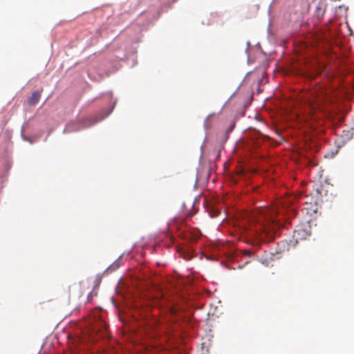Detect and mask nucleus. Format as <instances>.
Segmentation results:
<instances>
[{"label":"nucleus","mask_w":354,"mask_h":354,"mask_svg":"<svg viewBox=\"0 0 354 354\" xmlns=\"http://www.w3.org/2000/svg\"><path fill=\"white\" fill-rule=\"evenodd\" d=\"M278 214L276 208L262 207L256 209L249 218L250 230L260 242H270L274 239L279 224L274 216Z\"/></svg>","instance_id":"obj_1"},{"label":"nucleus","mask_w":354,"mask_h":354,"mask_svg":"<svg viewBox=\"0 0 354 354\" xmlns=\"http://www.w3.org/2000/svg\"><path fill=\"white\" fill-rule=\"evenodd\" d=\"M310 235V231L306 227H298L293 232V239H295L296 242H298L299 240L306 239Z\"/></svg>","instance_id":"obj_2"},{"label":"nucleus","mask_w":354,"mask_h":354,"mask_svg":"<svg viewBox=\"0 0 354 354\" xmlns=\"http://www.w3.org/2000/svg\"><path fill=\"white\" fill-rule=\"evenodd\" d=\"M41 97V91H36L28 98L27 103L30 106H35Z\"/></svg>","instance_id":"obj_3"},{"label":"nucleus","mask_w":354,"mask_h":354,"mask_svg":"<svg viewBox=\"0 0 354 354\" xmlns=\"http://www.w3.org/2000/svg\"><path fill=\"white\" fill-rule=\"evenodd\" d=\"M308 109H309L308 110L309 113L310 114V117L311 116H312V118L314 117V113H315V110L317 109V107L315 106V105L312 104H309Z\"/></svg>","instance_id":"obj_4"},{"label":"nucleus","mask_w":354,"mask_h":354,"mask_svg":"<svg viewBox=\"0 0 354 354\" xmlns=\"http://www.w3.org/2000/svg\"><path fill=\"white\" fill-rule=\"evenodd\" d=\"M170 313L173 315H175L177 313L176 310L174 307L170 308Z\"/></svg>","instance_id":"obj_5"},{"label":"nucleus","mask_w":354,"mask_h":354,"mask_svg":"<svg viewBox=\"0 0 354 354\" xmlns=\"http://www.w3.org/2000/svg\"><path fill=\"white\" fill-rule=\"evenodd\" d=\"M243 253L244 255H247V256L251 255V252L250 250H244Z\"/></svg>","instance_id":"obj_6"},{"label":"nucleus","mask_w":354,"mask_h":354,"mask_svg":"<svg viewBox=\"0 0 354 354\" xmlns=\"http://www.w3.org/2000/svg\"><path fill=\"white\" fill-rule=\"evenodd\" d=\"M218 215V212L215 211V212L212 215V217H216Z\"/></svg>","instance_id":"obj_7"},{"label":"nucleus","mask_w":354,"mask_h":354,"mask_svg":"<svg viewBox=\"0 0 354 354\" xmlns=\"http://www.w3.org/2000/svg\"><path fill=\"white\" fill-rule=\"evenodd\" d=\"M91 297H92V294H91V293H90V294L88 295V301H91Z\"/></svg>","instance_id":"obj_8"},{"label":"nucleus","mask_w":354,"mask_h":354,"mask_svg":"<svg viewBox=\"0 0 354 354\" xmlns=\"http://www.w3.org/2000/svg\"><path fill=\"white\" fill-rule=\"evenodd\" d=\"M317 109H318V108H319V109H320V108H319V104H317Z\"/></svg>","instance_id":"obj_9"}]
</instances>
